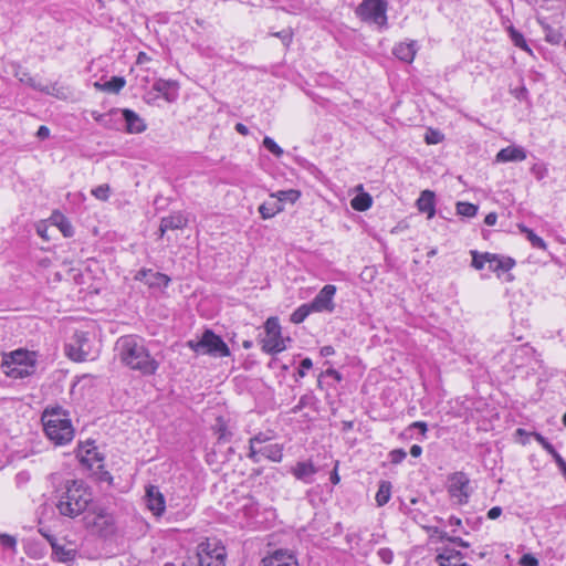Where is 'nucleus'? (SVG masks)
Listing matches in <instances>:
<instances>
[{"instance_id":"nucleus-1","label":"nucleus","mask_w":566,"mask_h":566,"mask_svg":"<svg viewBox=\"0 0 566 566\" xmlns=\"http://www.w3.org/2000/svg\"><path fill=\"white\" fill-rule=\"evenodd\" d=\"M93 502L90 488L80 480L66 481L56 501L57 512L65 517L75 518L86 512Z\"/></svg>"},{"instance_id":"nucleus-2","label":"nucleus","mask_w":566,"mask_h":566,"mask_svg":"<svg viewBox=\"0 0 566 566\" xmlns=\"http://www.w3.org/2000/svg\"><path fill=\"white\" fill-rule=\"evenodd\" d=\"M115 349L125 366L144 375L154 374L158 367L157 361L149 355L146 347L132 335L118 338Z\"/></svg>"},{"instance_id":"nucleus-3","label":"nucleus","mask_w":566,"mask_h":566,"mask_svg":"<svg viewBox=\"0 0 566 566\" xmlns=\"http://www.w3.org/2000/svg\"><path fill=\"white\" fill-rule=\"evenodd\" d=\"M227 551L218 538H206L188 555L182 566H226Z\"/></svg>"},{"instance_id":"nucleus-4","label":"nucleus","mask_w":566,"mask_h":566,"mask_svg":"<svg viewBox=\"0 0 566 566\" xmlns=\"http://www.w3.org/2000/svg\"><path fill=\"white\" fill-rule=\"evenodd\" d=\"M42 423L46 437L56 446L72 441L74 437L72 422L61 409L45 410L42 415Z\"/></svg>"},{"instance_id":"nucleus-5","label":"nucleus","mask_w":566,"mask_h":566,"mask_svg":"<svg viewBox=\"0 0 566 566\" xmlns=\"http://www.w3.org/2000/svg\"><path fill=\"white\" fill-rule=\"evenodd\" d=\"M38 356L35 352L18 349L2 361L4 374L11 378H25L35 373Z\"/></svg>"},{"instance_id":"nucleus-6","label":"nucleus","mask_w":566,"mask_h":566,"mask_svg":"<svg viewBox=\"0 0 566 566\" xmlns=\"http://www.w3.org/2000/svg\"><path fill=\"white\" fill-rule=\"evenodd\" d=\"M188 346L196 353L208 354L214 357L230 355L228 345L213 332L207 329L199 340H189Z\"/></svg>"},{"instance_id":"nucleus-7","label":"nucleus","mask_w":566,"mask_h":566,"mask_svg":"<svg viewBox=\"0 0 566 566\" xmlns=\"http://www.w3.org/2000/svg\"><path fill=\"white\" fill-rule=\"evenodd\" d=\"M387 7L388 3L386 0H363L355 12L363 21H369L379 27H386Z\"/></svg>"},{"instance_id":"nucleus-8","label":"nucleus","mask_w":566,"mask_h":566,"mask_svg":"<svg viewBox=\"0 0 566 566\" xmlns=\"http://www.w3.org/2000/svg\"><path fill=\"white\" fill-rule=\"evenodd\" d=\"M85 526L102 536L114 532V518L103 507H93L84 516Z\"/></svg>"},{"instance_id":"nucleus-9","label":"nucleus","mask_w":566,"mask_h":566,"mask_svg":"<svg viewBox=\"0 0 566 566\" xmlns=\"http://www.w3.org/2000/svg\"><path fill=\"white\" fill-rule=\"evenodd\" d=\"M265 337L262 339V349L268 354L283 352L286 346L281 335V326L276 317H270L264 324Z\"/></svg>"},{"instance_id":"nucleus-10","label":"nucleus","mask_w":566,"mask_h":566,"mask_svg":"<svg viewBox=\"0 0 566 566\" xmlns=\"http://www.w3.org/2000/svg\"><path fill=\"white\" fill-rule=\"evenodd\" d=\"M66 355L74 361H84L92 356V345L86 332H75L65 345Z\"/></svg>"},{"instance_id":"nucleus-11","label":"nucleus","mask_w":566,"mask_h":566,"mask_svg":"<svg viewBox=\"0 0 566 566\" xmlns=\"http://www.w3.org/2000/svg\"><path fill=\"white\" fill-rule=\"evenodd\" d=\"M469 478L463 472H455L449 479L448 491L459 503H467L469 497Z\"/></svg>"},{"instance_id":"nucleus-12","label":"nucleus","mask_w":566,"mask_h":566,"mask_svg":"<svg viewBox=\"0 0 566 566\" xmlns=\"http://www.w3.org/2000/svg\"><path fill=\"white\" fill-rule=\"evenodd\" d=\"M336 287L332 284L325 285L310 303L314 312H332L334 310L333 298Z\"/></svg>"},{"instance_id":"nucleus-13","label":"nucleus","mask_w":566,"mask_h":566,"mask_svg":"<svg viewBox=\"0 0 566 566\" xmlns=\"http://www.w3.org/2000/svg\"><path fill=\"white\" fill-rule=\"evenodd\" d=\"M263 566H300L296 557L286 549H276L262 559Z\"/></svg>"},{"instance_id":"nucleus-14","label":"nucleus","mask_w":566,"mask_h":566,"mask_svg":"<svg viewBox=\"0 0 566 566\" xmlns=\"http://www.w3.org/2000/svg\"><path fill=\"white\" fill-rule=\"evenodd\" d=\"M146 506L154 513V515H161L165 511L164 495L159 492L158 488L149 485L145 494Z\"/></svg>"},{"instance_id":"nucleus-15","label":"nucleus","mask_w":566,"mask_h":566,"mask_svg":"<svg viewBox=\"0 0 566 566\" xmlns=\"http://www.w3.org/2000/svg\"><path fill=\"white\" fill-rule=\"evenodd\" d=\"M483 258L488 261L490 270L496 273L500 271L507 272L515 265V260L510 256L485 252Z\"/></svg>"},{"instance_id":"nucleus-16","label":"nucleus","mask_w":566,"mask_h":566,"mask_svg":"<svg viewBox=\"0 0 566 566\" xmlns=\"http://www.w3.org/2000/svg\"><path fill=\"white\" fill-rule=\"evenodd\" d=\"M526 159V151L520 146H509L501 149L495 157L497 163L523 161Z\"/></svg>"},{"instance_id":"nucleus-17","label":"nucleus","mask_w":566,"mask_h":566,"mask_svg":"<svg viewBox=\"0 0 566 566\" xmlns=\"http://www.w3.org/2000/svg\"><path fill=\"white\" fill-rule=\"evenodd\" d=\"M153 90L158 93V96H161L167 102L171 103L175 101L177 95V83L175 81L159 78L154 83Z\"/></svg>"},{"instance_id":"nucleus-18","label":"nucleus","mask_w":566,"mask_h":566,"mask_svg":"<svg viewBox=\"0 0 566 566\" xmlns=\"http://www.w3.org/2000/svg\"><path fill=\"white\" fill-rule=\"evenodd\" d=\"M78 457L83 463H86L88 467H93L97 463V468H102V462L104 457L97 451L96 447L87 443L86 446H81L78 449Z\"/></svg>"},{"instance_id":"nucleus-19","label":"nucleus","mask_w":566,"mask_h":566,"mask_svg":"<svg viewBox=\"0 0 566 566\" xmlns=\"http://www.w3.org/2000/svg\"><path fill=\"white\" fill-rule=\"evenodd\" d=\"M316 472H317V469L314 467V464L311 461L297 462L292 468L293 475L297 480L303 481L304 483H312L313 482V475Z\"/></svg>"},{"instance_id":"nucleus-20","label":"nucleus","mask_w":566,"mask_h":566,"mask_svg":"<svg viewBox=\"0 0 566 566\" xmlns=\"http://www.w3.org/2000/svg\"><path fill=\"white\" fill-rule=\"evenodd\" d=\"M392 53L400 61L411 63L417 53V43L416 41H410L408 43H398L392 49Z\"/></svg>"},{"instance_id":"nucleus-21","label":"nucleus","mask_w":566,"mask_h":566,"mask_svg":"<svg viewBox=\"0 0 566 566\" xmlns=\"http://www.w3.org/2000/svg\"><path fill=\"white\" fill-rule=\"evenodd\" d=\"M52 555L53 559L60 563L73 562L77 555V552L73 547H69L59 542L52 543Z\"/></svg>"},{"instance_id":"nucleus-22","label":"nucleus","mask_w":566,"mask_h":566,"mask_svg":"<svg viewBox=\"0 0 566 566\" xmlns=\"http://www.w3.org/2000/svg\"><path fill=\"white\" fill-rule=\"evenodd\" d=\"M28 85H30L32 88L40 91L42 93H45L48 95L55 96L60 99H66L67 93L65 92L64 87L57 86L56 83L53 85H42L41 83L36 82L33 77H29Z\"/></svg>"},{"instance_id":"nucleus-23","label":"nucleus","mask_w":566,"mask_h":566,"mask_svg":"<svg viewBox=\"0 0 566 566\" xmlns=\"http://www.w3.org/2000/svg\"><path fill=\"white\" fill-rule=\"evenodd\" d=\"M417 207L420 212L428 213V218H432L436 213L434 208V192L431 190H423L417 200Z\"/></svg>"},{"instance_id":"nucleus-24","label":"nucleus","mask_w":566,"mask_h":566,"mask_svg":"<svg viewBox=\"0 0 566 566\" xmlns=\"http://www.w3.org/2000/svg\"><path fill=\"white\" fill-rule=\"evenodd\" d=\"M123 116L126 122L127 130L132 134H138L145 130L146 126L143 119L133 111L124 109Z\"/></svg>"},{"instance_id":"nucleus-25","label":"nucleus","mask_w":566,"mask_h":566,"mask_svg":"<svg viewBox=\"0 0 566 566\" xmlns=\"http://www.w3.org/2000/svg\"><path fill=\"white\" fill-rule=\"evenodd\" d=\"M283 211V205L280 201L271 200L259 207V212L263 219H270Z\"/></svg>"},{"instance_id":"nucleus-26","label":"nucleus","mask_w":566,"mask_h":566,"mask_svg":"<svg viewBox=\"0 0 566 566\" xmlns=\"http://www.w3.org/2000/svg\"><path fill=\"white\" fill-rule=\"evenodd\" d=\"M125 78L122 76H113L109 81L99 84L98 82L95 83V86L102 91L108 92V93H118L124 86H125Z\"/></svg>"},{"instance_id":"nucleus-27","label":"nucleus","mask_w":566,"mask_h":566,"mask_svg":"<svg viewBox=\"0 0 566 566\" xmlns=\"http://www.w3.org/2000/svg\"><path fill=\"white\" fill-rule=\"evenodd\" d=\"M539 23L542 25L545 40L551 44H559L563 40V34L558 29H555L551 27L549 24L545 23L544 21L539 20Z\"/></svg>"},{"instance_id":"nucleus-28","label":"nucleus","mask_w":566,"mask_h":566,"mask_svg":"<svg viewBox=\"0 0 566 566\" xmlns=\"http://www.w3.org/2000/svg\"><path fill=\"white\" fill-rule=\"evenodd\" d=\"M391 483L389 481H381L379 489L376 493V502L378 506L387 504L391 496Z\"/></svg>"},{"instance_id":"nucleus-29","label":"nucleus","mask_w":566,"mask_h":566,"mask_svg":"<svg viewBox=\"0 0 566 566\" xmlns=\"http://www.w3.org/2000/svg\"><path fill=\"white\" fill-rule=\"evenodd\" d=\"M520 231L522 233H524L527 238V240L531 242V244L536 248V249H541V250H546L547 249V244L545 243V241L538 237L537 234H535L531 229H528L526 226L524 224H518L517 226Z\"/></svg>"},{"instance_id":"nucleus-30","label":"nucleus","mask_w":566,"mask_h":566,"mask_svg":"<svg viewBox=\"0 0 566 566\" xmlns=\"http://www.w3.org/2000/svg\"><path fill=\"white\" fill-rule=\"evenodd\" d=\"M261 455L273 461L280 462L282 460V447L280 444H270L261 448Z\"/></svg>"},{"instance_id":"nucleus-31","label":"nucleus","mask_w":566,"mask_h":566,"mask_svg":"<svg viewBox=\"0 0 566 566\" xmlns=\"http://www.w3.org/2000/svg\"><path fill=\"white\" fill-rule=\"evenodd\" d=\"M373 199L368 193L357 195L352 199V207L357 211H365L370 208Z\"/></svg>"},{"instance_id":"nucleus-32","label":"nucleus","mask_w":566,"mask_h":566,"mask_svg":"<svg viewBox=\"0 0 566 566\" xmlns=\"http://www.w3.org/2000/svg\"><path fill=\"white\" fill-rule=\"evenodd\" d=\"M314 310L311 304H303L297 310H295L291 315V322L294 324L302 323Z\"/></svg>"},{"instance_id":"nucleus-33","label":"nucleus","mask_w":566,"mask_h":566,"mask_svg":"<svg viewBox=\"0 0 566 566\" xmlns=\"http://www.w3.org/2000/svg\"><path fill=\"white\" fill-rule=\"evenodd\" d=\"M478 212V206L470 202H458L457 213L463 217H474Z\"/></svg>"},{"instance_id":"nucleus-34","label":"nucleus","mask_w":566,"mask_h":566,"mask_svg":"<svg viewBox=\"0 0 566 566\" xmlns=\"http://www.w3.org/2000/svg\"><path fill=\"white\" fill-rule=\"evenodd\" d=\"M170 279L161 273H149V277L147 279V283L150 286H167Z\"/></svg>"},{"instance_id":"nucleus-35","label":"nucleus","mask_w":566,"mask_h":566,"mask_svg":"<svg viewBox=\"0 0 566 566\" xmlns=\"http://www.w3.org/2000/svg\"><path fill=\"white\" fill-rule=\"evenodd\" d=\"M510 35H511V40L513 41V43L521 48L522 50L524 51H527V52H531L524 36L522 33H520L518 31H516L515 29L511 28L510 29Z\"/></svg>"},{"instance_id":"nucleus-36","label":"nucleus","mask_w":566,"mask_h":566,"mask_svg":"<svg viewBox=\"0 0 566 566\" xmlns=\"http://www.w3.org/2000/svg\"><path fill=\"white\" fill-rule=\"evenodd\" d=\"M272 197H275V201H280L283 205V201H291L294 202L298 199L300 192L296 190H286V191H279L276 195H272Z\"/></svg>"},{"instance_id":"nucleus-37","label":"nucleus","mask_w":566,"mask_h":566,"mask_svg":"<svg viewBox=\"0 0 566 566\" xmlns=\"http://www.w3.org/2000/svg\"><path fill=\"white\" fill-rule=\"evenodd\" d=\"M263 146L276 157L283 155V149L271 137H264Z\"/></svg>"},{"instance_id":"nucleus-38","label":"nucleus","mask_w":566,"mask_h":566,"mask_svg":"<svg viewBox=\"0 0 566 566\" xmlns=\"http://www.w3.org/2000/svg\"><path fill=\"white\" fill-rule=\"evenodd\" d=\"M0 545L4 548L15 553L17 551V538L9 534H0Z\"/></svg>"},{"instance_id":"nucleus-39","label":"nucleus","mask_w":566,"mask_h":566,"mask_svg":"<svg viewBox=\"0 0 566 566\" xmlns=\"http://www.w3.org/2000/svg\"><path fill=\"white\" fill-rule=\"evenodd\" d=\"M109 186L104 184V185H99L98 187L94 188L92 190V195L99 199V200H103V201H106L109 197Z\"/></svg>"},{"instance_id":"nucleus-40","label":"nucleus","mask_w":566,"mask_h":566,"mask_svg":"<svg viewBox=\"0 0 566 566\" xmlns=\"http://www.w3.org/2000/svg\"><path fill=\"white\" fill-rule=\"evenodd\" d=\"M177 224L174 217L163 218L159 227L160 237H164L168 230H175Z\"/></svg>"},{"instance_id":"nucleus-41","label":"nucleus","mask_w":566,"mask_h":566,"mask_svg":"<svg viewBox=\"0 0 566 566\" xmlns=\"http://www.w3.org/2000/svg\"><path fill=\"white\" fill-rule=\"evenodd\" d=\"M216 428H217V431L219 433L218 439L220 441H228L230 432H228L226 423L223 422V420L221 418L217 419Z\"/></svg>"},{"instance_id":"nucleus-42","label":"nucleus","mask_w":566,"mask_h":566,"mask_svg":"<svg viewBox=\"0 0 566 566\" xmlns=\"http://www.w3.org/2000/svg\"><path fill=\"white\" fill-rule=\"evenodd\" d=\"M407 457V452L403 449H395L389 453L390 462L394 464L400 463Z\"/></svg>"},{"instance_id":"nucleus-43","label":"nucleus","mask_w":566,"mask_h":566,"mask_svg":"<svg viewBox=\"0 0 566 566\" xmlns=\"http://www.w3.org/2000/svg\"><path fill=\"white\" fill-rule=\"evenodd\" d=\"M472 254V266L476 270L483 269L484 264L488 263L483 258V253H479L476 251H471Z\"/></svg>"},{"instance_id":"nucleus-44","label":"nucleus","mask_w":566,"mask_h":566,"mask_svg":"<svg viewBox=\"0 0 566 566\" xmlns=\"http://www.w3.org/2000/svg\"><path fill=\"white\" fill-rule=\"evenodd\" d=\"M377 555L379 556V558L385 563V564H391L392 563V559H394V553L390 548H387V547H384V548H380L377 553Z\"/></svg>"},{"instance_id":"nucleus-45","label":"nucleus","mask_w":566,"mask_h":566,"mask_svg":"<svg viewBox=\"0 0 566 566\" xmlns=\"http://www.w3.org/2000/svg\"><path fill=\"white\" fill-rule=\"evenodd\" d=\"M437 563L439 566H453L455 563H452V559L447 556V552H441L436 557Z\"/></svg>"},{"instance_id":"nucleus-46","label":"nucleus","mask_w":566,"mask_h":566,"mask_svg":"<svg viewBox=\"0 0 566 566\" xmlns=\"http://www.w3.org/2000/svg\"><path fill=\"white\" fill-rule=\"evenodd\" d=\"M520 564L522 566H538V560L531 554H525L522 556Z\"/></svg>"},{"instance_id":"nucleus-47","label":"nucleus","mask_w":566,"mask_h":566,"mask_svg":"<svg viewBox=\"0 0 566 566\" xmlns=\"http://www.w3.org/2000/svg\"><path fill=\"white\" fill-rule=\"evenodd\" d=\"M249 459H251L254 463H258L260 461L261 455V448L256 449V446L250 442V452H249Z\"/></svg>"},{"instance_id":"nucleus-48","label":"nucleus","mask_w":566,"mask_h":566,"mask_svg":"<svg viewBox=\"0 0 566 566\" xmlns=\"http://www.w3.org/2000/svg\"><path fill=\"white\" fill-rule=\"evenodd\" d=\"M313 366V363L310 358H304L302 361H301V366H300V369H298V376L300 377H304L305 376V370L306 369H311Z\"/></svg>"},{"instance_id":"nucleus-49","label":"nucleus","mask_w":566,"mask_h":566,"mask_svg":"<svg viewBox=\"0 0 566 566\" xmlns=\"http://www.w3.org/2000/svg\"><path fill=\"white\" fill-rule=\"evenodd\" d=\"M440 537H441V539H444V538H446V539H448V541H450V542H452V543H454V544H457V545H459V546H461V547H469V543H468V542H464V541H463L462 538H460V537H449V536H447V534H444V533H443V534H441V536H440Z\"/></svg>"},{"instance_id":"nucleus-50","label":"nucleus","mask_w":566,"mask_h":566,"mask_svg":"<svg viewBox=\"0 0 566 566\" xmlns=\"http://www.w3.org/2000/svg\"><path fill=\"white\" fill-rule=\"evenodd\" d=\"M30 480V475L28 472H20L15 476V482L19 486L25 484Z\"/></svg>"},{"instance_id":"nucleus-51","label":"nucleus","mask_w":566,"mask_h":566,"mask_svg":"<svg viewBox=\"0 0 566 566\" xmlns=\"http://www.w3.org/2000/svg\"><path fill=\"white\" fill-rule=\"evenodd\" d=\"M543 448L554 458L555 461L557 460V457H560V454L555 450V448L553 447V444L551 442L547 441L543 446Z\"/></svg>"},{"instance_id":"nucleus-52","label":"nucleus","mask_w":566,"mask_h":566,"mask_svg":"<svg viewBox=\"0 0 566 566\" xmlns=\"http://www.w3.org/2000/svg\"><path fill=\"white\" fill-rule=\"evenodd\" d=\"M443 552H447V556L450 557V559H457L461 560L463 558V555L461 552L455 549H444Z\"/></svg>"},{"instance_id":"nucleus-53","label":"nucleus","mask_w":566,"mask_h":566,"mask_svg":"<svg viewBox=\"0 0 566 566\" xmlns=\"http://www.w3.org/2000/svg\"><path fill=\"white\" fill-rule=\"evenodd\" d=\"M501 514H502V509L500 506H494L489 510L488 517L490 520H495V518L500 517Z\"/></svg>"},{"instance_id":"nucleus-54","label":"nucleus","mask_w":566,"mask_h":566,"mask_svg":"<svg viewBox=\"0 0 566 566\" xmlns=\"http://www.w3.org/2000/svg\"><path fill=\"white\" fill-rule=\"evenodd\" d=\"M36 136L40 138V139H45L50 136V129L42 125L39 127L38 132H36Z\"/></svg>"},{"instance_id":"nucleus-55","label":"nucleus","mask_w":566,"mask_h":566,"mask_svg":"<svg viewBox=\"0 0 566 566\" xmlns=\"http://www.w3.org/2000/svg\"><path fill=\"white\" fill-rule=\"evenodd\" d=\"M268 440H269V437L266 434L259 433V434L254 436L253 438H251L250 442L256 446V443H263Z\"/></svg>"},{"instance_id":"nucleus-56","label":"nucleus","mask_w":566,"mask_h":566,"mask_svg":"<svg viewBox=\"0 0 566 566\" xmlns=\"http://www.w3.org/2000/svg\"><path fill=\"white\" fill-rule=\"evenodd\" d=\"M497 220V214L495 212H490L485 216L484 222L486 226H494Z\"/></svg>"},{"instance_id":"nucleus-57","label":"nucleus","mask_w":566,"mask_h":566,"mask_svg":"<svg viewBox=\"0 0 566 566\" xmlns=\"http://www.w3.org/2000/svg\"><path fill=\"white\" fill-rule=\"evenodd\" d=\"M441 140V136L439 133H432L431 135L426 136V142L428 144H438Z\"/></svg>"},{"instance_id":"nucleus-58","label":"nucleus","mask_w":566,"mask_h":566,"mask_svg":"<svg viewBox=\"0 0 566 566\" xmlns=\"http://www.w3.org/2000/svg\"><path fill=\"white\" fill-rule=\"evenodd\" d=\"M410 428H417L422 434H426L428 430L427 423L423 421H416L411 423Z\"/></svg>"},{"instance_id":"nucleus-59","label":"nucleus","mask_w":566,"mask_h":566,"mask_svg":"<svg viewBox=\"0 0 566 566\" xmlns=\"http://www.w3.org/2000/svg\"><path fill=\"white\" fill-rule=\"evenodd\" d=\"M324 374L326 376H331V377L335 378L337 381H340V379H342L340 374L333 368H328Z\"/></svg>"},{"instance_id":"nucleus-60","label":"nucleus","mask_w":566,"mask_h":566,"mask_svg":"<svg viewBox=\"0 0 566 566\" xmlns=\"http://www.w3.org/2000/svg\"><path fill=\"white\" fill-rule=\"evenodd\" d=\"M275 36L282 39L285 42V44H289L292 39L291 34L285 31L275 33Z\"/></svg>"},{"instance_id":"nucleus-61","label":"nucleus","mask_w":566,"mask_h":566,"mask_svg":"<svg viewBox=\"0 0 566 566\" xmlns=\"http://www.w3.org/2000/svg\"><path fill=\"white\" fill-rule=\"evenodd\" d=\"M235 130L243 136H247L249 134V128L242 123H238L235 125Z\"/></svg>"},{"instance_id":"nucleus-62","label":"nucleus","mask_w":566,"mask_h":566,"mask_svg":"<svg viewBox=\"0 0 566 566\" xmlns=\"http://www.w3.org/2000/svg\"><path fill=\"white\" fill-rule=\"evenodd\" d=\"M150 61V57L145 52H139L137 55V64H144Z\"/></svg>"},{"instance_id":"nucleus-63","label":"nucleus","mask_w":566,"mask_h":566,"mask_svg":"<svg viewBox=\"0 0 566 566\" xmlns=\"http://www.w3.org/2000/svg\"><path fill=\"white\" fill-rule=\"evenodd\" d=\"M335 353L332 346H324L321 348V355L324 357L331 356Z\"/></svg>"},{"instance_id":"nucleus-64","label":"nucleus","mask_w":566,"mask_h":566,"mask_svg":"<svg viewBox=\"0 0 566 566\" xmlns=\"http://www.w3.org/2000/svg\"><path fill=\"white\" fill-rule=\"evenodd\" d=\"M422 452V449L420 446L418 444H413L411 448H410V454L415 458H418Z\"/></svg>"}]
</instances>
